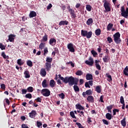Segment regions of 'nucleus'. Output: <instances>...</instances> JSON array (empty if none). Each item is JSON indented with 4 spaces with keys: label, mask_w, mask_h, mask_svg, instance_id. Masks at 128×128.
I'll return each mask as SVG.
<instances>
[{
    "label": "nucleus",
    "mask_w": 128,
    "mask_h": 128,
    "mask_svg": "<svg viewBox=\"0 0 128 128\" xmlns=\"http://www.w3.org/2000/svg\"><path fill=\"white\" fill-rule=\"evenodd\" d=\"M44 55L47 54L48 53V49L47 48H44Z\"/></svg>",
    "instance_id": "69168bd1"
},
{
    "label": "nucleus",
    "mask_w": 128,
    "mask_h": 128,
    "mask_svg": "<svg viewBox=\"0 0 128 128\" xmlns=\"http://www.w3.org/2000/svg\"><path fill=\"white\" fill-rule=\"evenodd\" d=\"M121 15L122 16H128V8L124 9V6H122L121 8Z\"/></svg>",
    "instance_id": "39448f33"
},
{
    "label": "nucleus",
    "mask_w": 128,
    "mask_h": 128,
    "mask_svg": "<svg viewBox=\"0 0 128 128\" xmlns=\"http://www.w3.org/2000/svg\"><path fill=\"white\" fill-rule=\"evenodd\" d=\"M68 22L66 20H62L60 22H59V26H67Z\"/></svg>",
    "instance_id": "5701e85b"
},
{
    "label": "nucleus",
    "mask_w": 128,
    "mask_h": 128,
    "mask_svg": "<svg viewBox=\"0 0 128 128\" xmlns=\"http://www.w3.org/2000/svg\"><path fill=\"white\" fill-rule=\"evenodd\" d=\"M84 73L82 72V71L78 70L76 71L75 74L78 76H81Z\"/></svg>",
    "instance_id": "473e14b6"
},
{
    "label": "nucleus",
    "mask_w": 128,
    "mask_h": 128,
    "mask_svg": "<svg viewBox=\"0 0 128 128\" xmlns=\"http://www.w3.org/2000/svg\"><path fill=\"white\" fill-rule=\"evenodd\" d=\"M26 92H28V90H26V89H22V94H25Z\"/></svg>",
    "instance_id": "052dcab7"
},
{
    "label": "nucleus",
    "mask_w": 128,
    "mask_h": 128,
    "mask_svg": "<svg viewBox=\"0 0 128 128\" xmlns=\"http://www.w3.org/2000/svg\"><path fill=\"white\" fill-rule=\"evenodd\" d=\"M29 16H36V12L34 11H31L30 12Z\"/></svg>",
    "instance_id": "ea45409f"
},
{
    "label": "nucleus",
    "mask_w": 128,
    "mask_h": 128,
    "mask_svg": "<svg viewBox=\"0 0 128 128\" xmlns=\"http://www.w3.org/2000/svg\"><path fill=\"white\" fill-rule=\"evenodd\" d=\"M26 90V91H28V92H32L34 91V88H32V86H29L28 88L27 89H25Z\"/></svg>",
    "instance_id": "c03bdc74"
},
{
    "label": "nucleus",
    "mask_w": 128,
    "mask_h": 128,
    "mask_svg": "<svg viewBox=\"0 0 128 128\" xmlns=\"http://www.w3.org/2000/svg\"><path fill=\"white\" fill-rule=\"evenodd\" d=\"M68 12L70 14H71L72 16H76L74 10V9H70Z\"/></svg>",
    "instance_id": "c85d7f7f"
},
{
    "label": "nucleus",
    "mask_w": 128,
    "mask_h": 128,
    "mask_svg": "<svg viewBox=\"0 0 128 128\" xmlns=\"http://www.w3.org/2000/svg\"><path fill=\"white\" fill-rule=\"evenodd\" d=\"M116 112H119V109L114 108L113 110V116L116 115Z\"/></svg>",
    "instance_id": "3c124183"
},
{
    "label": "nucleus",
    "mask_w": 128,
    "mask_h": 128,
    "mask_svg": "<svg viewBox=\"0 0 128 128\" xmlns=\"http://www.w3.org/2000/svg\"><path fill=\"white\" fill-rule=\"evenodd\" d=\"M1 56L4 59H9V56H6V54L4 53V52H2L1 54Z\"/></svg>",
    "instance_id": "58836bf2"
},
{
    "label": "nucleus",
    "mask_w": 128,
    "mask_h": 128,
    "mask_svg": "<svg viewBox=\"0 0 128 128\" xmlns=\"http://www.w3.org/2000/svg\"><path fill=\"white\" fill-rule=\"evenodd\" d=\"M81 36L86 37L87 39H89L92 37V32H87L86 30H81Z\"/></svg>",
    "instance_id": "f03ea898"
},
{
    "label": "nucleus",
    "mask_w": 128,
    "mask_h": 128,
    "mask_svg": "<svg viewBox=\"0 0 128 128\" xmlns=\"http://www.w3.org/2000/svg\"><path fill=\"white\" fill-rule=\"evenodd\" d=\"M0 48H1V50H6V46L3 45L2 43H0Z\"/></svg>",
    "instance_id": "4d7b16f0"
},
{
    "label": "nucleus",
    "mask_w": 128,
    "mask_h": 128,
    "mask_svg": "<svg viewBox=\"0 0 128 128\" xmlns=\"http://www.w3.org/2000/svg\"><path fill=\"white\" fill-rule=\"evenodd\" d=\"M41 94L42 96H44L48 97L50 95V91L47 88L42 89V90H41Z\"/></svg>",
    "instance_id": "20e7f679"
},
{
    "label": "nucleus",
    "mask_w": 128,
    "mask_h": 128,
    "mask_svg": "<svg viewBox=\"0 0 128 128\" xmlns=\"http://www.w3.org/2000/svg\"><path fill=\"white\" fill-rule=\"evenodd\" d=\"M48 40V38L47 34H44V36L43 37H42V41L46 42H47Z\"/></svg>",
    "instance_id": "37998d69"
},
{
    "label": "nucleus",
    "mask_w": 128,
    "mask_h": 128,
    "mask_svg": "<svg viewBox=\"0 0 128 128\" xmlns=\"http://www.w3.org/2000/svg\"><path fill=\"white\" fill-rule=\"evenodd\" d=\"M58 77H56H56L54 78V80H57V83L59 84H62L61 80H58Z\"/></svg>",
    "instance_id": "8fccbe9b"
},
{
    "label": "nucleus",
    "mask_w": 128,
    "mask_h": 128,
    "mask_svg": "<svg viewBox=\"0 0 128 128\" xmlns=\"http://www.w3.org/2000/svg\"><path fill=\"white\" fill-rule=\"evenodd\" d=\"M112 105L106 106V110H108V112L112 113Z\"/></svg>",
    "instance_id": "c9c22d12"
},
{
    "label": "nucleus",
    "mask_w": 128,
    "mask_h": 128,
    "mask_svg": "<svg viewBox=\"0 0 128 128\" xmlns=\"http://www.w3.org/2000/svg\"><path fill=\"white\" fill-rule=\"evenodd\" d=\"M91 54L94 58H96V56L98 55V54H97V52H96L94 50H91Z\"/></svg>",
    "instance_id": "a18cd8bd"
},
{
    "label": "nucleus",
    "mask_w": 128,
    "mask_h": 128,
    "mask_svg": "<svg viewBox=\"0 0 128 128\" xmlns=\"http://www.w3.org/2000/svg\"><path fill=\"white\" fill-rule=\"evenodd\" d=\"M47 80H44V81H42V87L44 88H47L48 84H47Z\"/></svg>",
    "instance_id": "cd10ccee"
},
{
    "label": "nucleus",
    "mask_w": 128,
    "mask_h": 128,
    "mask_svg": "<svg viewBox=\"0 0 128 128\" xmlns=\"http://www.w3.org/2000/svg\"><path fill=\"white\" fill-rule=\"evenodd\" d=\"M93 86V81L92 80H90L88 82H85V88H90V86Z\"/></svg>",
    "instance_id": "4468645a"
},
{
    "label": "nucleus",
    "mask_w": 128,
    "mask_h": 128,
    "mask_svg": "<svg viewBox=\"0 0 128 128\" xmlns=\"http://www.w3.org/2000/svg\"><path fill=\"white\" fill-rule=\"evenodd\" d=\"M32 98V96L31 95V94L30 93L25 94V98H26L28 99H31V98Z\"/></svg>",
    "instance_id": "09e8293b"
},
{
    "label": "nucleus",
    "mask_w": 128,
    "mask_h": 128,
    "mask_svg": "<svg viewBox=\"0 0 128 128\" xmlns=\"http://www.w3.org/2000/svg\"><path fill=\"white\" fill-rule=\"evenodd\" d=\"M112 24L111 23H109V24H108V26H106V30H108V31L110 30H112Z\"/></svg>",
    "instance_id": "4c0bfd02"
},
{
    "label": "nucleus",
    "mask_w": 128,
    "mask_h": 128,
    "mask_svg": "<svg viewBox=\"0 0 128 128\" xmlns=\"http://www.w3.org/2000/svg\"><path fill=\"white\" fill-rule=\"evenodd\" d=\"M106 80H108L109 82H112V76L108 74H106Z\"/></svg>",
    "instance_id": "393cba45"
},
{
    "label": "nucleus",
    "mask_w": 128,
    "mask_h": 128,
    "mask_svg": "<svg viewBox=\"0 0 128 128\" xmlns=\"http://www.w3.org/2000/svg\"><path fill=\"white\" fill-rule=\"evenodd\" d=\"M73 88H74V91L75 92H78L80 91V89L78 88V84L74 85Z\"/></svg>",
    "instance_id": "7c9ffc66"
},
{
    "label": "nucleus",
    "mask_w": 128,
    "mask_h": 128,
    "mask_svg": "<svg viewBox=\"0 0 128 128\" xmlns=\"http://www.w3.org/2000/svg\"><path fill=\"white\" fill-rule=\"evenodd\" d=\"M122 72L125 76H128V66H126V67H125L124 70H122Z\"/></svg>",
    "instance_id": "4be33fe9"
},
{
    "label": "nucleus",
    "mask_w": 128,
    "mask_h": 128,
    "mask_svg": "<svg viewBox=\"0 0 128 128\" xmlns=\"http://www.w3.org/2000/svg\"><path fill=\"white\" fill-rule=\"evenodd\" d=\"M46 45V44L44 43H40V45L38 46V48L42 50H44V46Z\"/></svg>",
    "instance_id": "f704fd0d"
},
{
    "label": "nucleus",
    "mask_w": 128,
    "mask_h": 128,
    "mask_svg": "<svg viewBox=\"0 0 128 128\" xmlns=\"http://www.w3.org/2000/svg\"><path fill=\"white\" fill-rule=\"evenodd\" d=\"M103 62L104 63L108 62V55L104 56L103 57Z\"/></svg>",
    "instance_id": "49530a36"
},
{
    "label": "nucleus",
    "mask_w": 128,
    "mask_h": 128,
    "mask_svg": "<svg viewBox=\"0 0 128 128\" xmlns=\"http://www.w3.org/2000/svg\"><path fill=\"white\" fill-rule=\"evenodd\" d=\"M56 40L54 38H50V45L52 46L56 45Z\"/></svg>",
    "instance_id": "dca6fc26"
},
{
    "label": "nucleus",
    "mask_w": 128,
    "mask_h": 128,
    "mask_svg": "<svg viewBox=\"0 0 128 128\" xmlns=\"http://www.w3.org/2000/svg\"><path fill=\"white\" fill-rule=\"evenodd\" d=\"M101 88L102 86H96V89L94 90V91H96V92H97L98 94H100Z\"/></svg>",
    "instance_id": "bb28decb"
},
{
    "label": "nucleus",
    "mask_w": 128,
    "mask_h": 128,
    "mask_svg": "<svg viewBox=\"0 0 128 128\" xmlns=\"http://www.w3.org/2000/svg\"><path fill=\"white\" fill-rule=\"evenodd\" d=\"M78 83H80V85H82V84H84V80L80 79V80H78Z\"/></svg>",
    "instance_id": "0e129e2a"
},
{
    "label": "nucleus",
    "mask_w": 128,
    "mask_h": 128,
    "mask_svg": "<svg viewBox=\"0 0 128 128\" xmlns=\"http://www.w3.org/2000/svg\"><path fill=\"white\" fill-rule=\"evenodd\" d=\"M58 96H59V98H60L62 100H64L65 95L64 94V93H60V94H58Z\"/></svg>",
    "instance_id": "864d4df0"
},
{
    "label": "nucleus",
    "mask_w": 128,
    "mask_h": 128,
    "mask_svg": "<svg viewBox=\"0 0 128 128\" xmlns=\"http://www.w3.org/2000/svg\"><path fill=\"white\" fill-rule=\"evenodd\" d=\"M75 114H74L72 112H70V116H72V118L76 119V117L75 116Z\"/></svg>",
    "instance_id": "5fc2aeb1"
},
{
    "label": "nucleus",
    "mask_w": 128,
    "mask_h": 128,
    "mask_svg": "<svg viewBox=\"0 0 128 128\" xmlns=\"http://www.w3.org/2000/svg\"><path fill=\"white\" fill-rule=\"evenodd\" d=\"M26 65L30 68L32 67V62H31L30 60H28L26 61Z\"/></svg>",
    "instance_id": "72a5a7b5"
},
{
    "label": "nucleus",
    "mask_w": 128,
    "mask_h": 128,
    "mask_svg": "<svg viewBox=\"0 0 128 128\" xmlns=\"http://www.w3.org/2000/svg\"><path fill=\"white\" fill-rule=\"evenodd\" d=\"M24 76H25V78H30V72L28 70H25L24 72Z\"/></svg>",
    "instance_id": "412c9836"
},
{
    "label": "nucleus",
    "mask_w": 128,
    "mask_h": 128,
    "mask_svg": "<svg viewBox=\"0 0 128 128\" xmlns=\"http://www.w3.org/2000/svg\"><path fill=\"white\" fill-rule=\"evenodd\" d=\"M36 115H37V113L36 110H31V112L29 113V117L31 118H34Z\"/></svg>",
    "instance_id": "f8f14e48"
},
{
    "label": "nucleus",
    "mask_w": 128,
    "mask_h": 128,
    "mask_svg": "<svg viewBox=\"0 0 128 128\" xmlns=\"http://www.w3.org/2000/svg\"><path fill=\"white\" fill-rule=\"evenodd\" d=\"M120 104H122V109L125 110V102L124 101V97L122 96H120Z\"/></svg>",
    "instance_id": "2eb2a0df"
},
{
    "label": "nucleus",
    "mask_w": 128,
    "mask_h": 128,
    "mask_svg": "<svg viewBox=\"0 0 128 128\" xmlns=\"http://www.w3.org/2000/svg\"><path fill=\"white\" fill-rule=\"evenodd\" d=\"M86 10L88 12H90L92 10V6L90 4L86 5Z\"/></svg>",
    "instance_id": "de8ad7c7"
},
{
    "label": "nucleus",
    "mask_w": 128,
    "mask_h": 128,
    "mask_svg": "<svg viewBox=\"0 0 128 128\" xmlns=\"http://www.w3.org/2000/svg\"><path fill=\"white\" fill-rule=\"evenodd\" d=\"M126 118H122V121H120V122H121L122 124V127L125 128V126H126V122L125 121Z\"/></svg>",
    "instance_id": "c756f323"
},
{
    "label": "nucleus",
    "mask_w": 128,
    "mask_h": 128,
    "mask_svg": "<svg viewBox=\"0 0 128 128\" xmlns=\"http://www.w3.org/2000/svg\"><path fill=\"white\" fill-rule=\"evenodd\" d=\"M44 70H46L47 72H50V68H52V65L50 64V63L46 62L44 63Z\"/></svg>",
    "instance_id": "6e6552de"
},
{
    "label": "nucleus",
    "mask_w": 128,
    "mask_h": 128,
    "mask_svg": "<svg viewBox=\"0 0 128 128\" xmlns=\"http://www.w3.org/2000/svg\"><path fill=\"white\" fill-rule=\"evenodd\" d=\"M57 78L60 79L64 84H68L69 86L78 85V78H74L72 76L64 78L62 76V75L58 74L57 75Z\"/></svg>",
    "instance_id": "f257e3e1"
},
{
    "label": "nucleus",
    "mask_w": 128,
    "mask_h": 128,
    "mask_svg": "<svg viewBox=\"0 0 128 128\" xmlns=\"http://www.w3.org/2000/svg\"><path fill=\"white\" fill-rule=\"evenodd\" d=\"M98 62H100V60H95L94 65L96 66V68H97L98 70H100V66L98 64Z\"/></svg>",
    "instance_id": "f3484780"
},
{
    "label": "nucleus",
    "mask_w": 128,
    "mask_h": 128,
    "mask_svg": "<svg viewBox=\"0 0 128 128\" xmlns=\"http://www.w3.org/2000/svg\"><path fill=\"white\" fill-rule=\"evenodd\" d=\"M47 72H50V71L47 72V70H45L44 68H41L40 70V75L42 78H44L46 75L47 74Z\"/></svg>",
    "instance_id": "0eeeda50"
},
{
    "label": "nucleus",
    "mask_w": 128,
    "mask_h": 128,
    "mask_svg": "<svg viewBox=\"0 0 128 128\" xmlns=\"http://www.w3.org/2000/svg\"><path fill=\"white\" fill-rule=\"evenodd\" d=\"M91 96L92 95V90H88L85 92H82V96L85 98L86 96Z\"/></svg>",
    "instance_id": "1a4fd4ad"
},
{
    "label": "nucleus",
    "mask_w": 128,
    "mask_h": 128,
    "mask_svg": "<svg viewBox=\"0 0 128 128\" xmlns=\"http://www.w3.org/2000/svg\"><path fill=\"white\" fill-rule=\"evenodd\" d=\"M95 34H96V36H100V29L98 28L94 32Z\"/></svg>",
    "instance_id": "e433bc0d"
},
{
    "label": "nucleus",
    "mask_w": 128,
    "mask_h": 128,
    "mask_svg": "<svg viewBox=\"0 0 128 128\" xmlns=\"http://www.w3.org/2000/svg\"><path fill=\"white\" fill-rule=\"evenodd\" d=\"M1 88L2 90H5L6 89V85H4V84H1Z\"/></svg>",
    "instance_id": "774afa93"
},
{
    "label": "nucleus",
    "mask_w": 128,
    "mask_h": 128,
    "mask_svg": "<svg viewBox=\"0 0 128 128\" xmlns=\"http://www.w3.org/2000/svg\"><path fill=\"white\" fill-rule=\"evenodd\" d=\"M104 6L106 12H110V2L106 1V0H105Z\"/></svg>",
    "instance_id": "423d86ee"
},
{
    "label": "nucleus",
    "mask_w": 128,
    "mask_h": 128,
    "mask_svg": "<svg viewBox=\"0 0 128 128\" xmlns=\"http://www.w3.org/2000/svg\"><path fill=\"white\" fill-rule=\"evenodd\" d=\"M8 40H10V42H13V41H14L13 34H10V36H8Z\"/></svg>",
    "instance_id": "a19ab883"
},
{
    "label": "nucleus",
    "mask_w": 128,
    "mask_h": 128,
    "mask_svg": "<svg viewBox=\"0 0 128 128\" xmlns=\"http://www.w3.org/2000/svg\"><path fill=\"white\" fill-rule=\"evenodd\" d=\"M88 60L85 61V64L88 66H92L93 65V58L92 57L90 56Z\"/></svg>",
    "instance_id": "9d476101"
},
{
    "label": "nucleus",
    "mask_w": 128,
    "mask_h": 128,
    "mask_svg": "<svg viewBox=\"0 0 128 128\" xmlns=\"http://www.w3.org/2000/svg\"><path fill=\"white\" fill-rule=\"evenodd\" d=\"M35 100L38 102H41V100H42V99H41V98H38L35 99Z\"/></svg>",
    "instance_id": "e2e57ef3"
},
{
    "label": "nucleus",
    "mask_w": 128,
    "mask_h": 128,
    "mask_svg": "<svg viewBox=\"0 0 128 128\" xmlns=\"http://www.w3.org/2000/svg\"><path fill=\"white\" fill-rule=\"evenodd\" d=\"M52 58H50V57H47L46 58V63H49L50 64L52 62Z\"/></svg>",
    "instance_id": "79ce46f5"
},
{
    "label": "nucleus",
    "mask_w": 128,
    "mask_h": 128,
    "mask_svg": "<svg viewBox=\"0 0 128 128\" xmlns=\"http://www.w3.org/2000/svg\"><path fill=\"white\" fill-rule=\"evenodd\" d=\"M93 23V20L92 18H89L88 20H87V21H86V24L90 26V24H92Z\"/></svg>",
    "instance_id": "2f4dec72"
},
{
    "label": "nucleus",
    "mask_w": 128,
    "mask_h": 128,
    "mask_svg": "<svg viewBox=\"0 0 128 128\" xmlns=\"http://www.w3.org/2000/svg\"><path fill=\"white\" fill-rule=\"evenodd\" d=\"M86 80H93V77L92 74H86Z\"/></svg>",
    "instance_id": "aec40b11"
},
{
    "label": "nucleus",
    "mask_w": 128,
    "mask_h": 128,
    "mask_svg": "<svg viewBox=\"0 0 128 128\" xmlns=\"http://www.w3.org/2000/svg\"><path fill=\"white\" fill-rule=\"evenodd\" d=\"M112 116L111 114L106 113V120H112Z\"/></svg>",
    "instance_id": "a878e982"
},
{
    "label": "nucleus",
    "mask_w": 128,
    "mask_h": 128,
    "mask_svg": "<svg viewBox=\"0 0 128 128\" xmlns=\"http://www.w3.org/2000/svg\"><path fill=\"white\" fill-rule=\"evenodd\" d=\"M106 42H108V43L111 44L112 42V40L111 37L106 38Z\"/></svg>",
    "instance_id": "603ef678"
},
{
    "label": "nucleus",
    "mask_w": 128,
    "mask_h": 128,
    "mask_svg": "<svg viewBox=\"0 0 128 128\" xmlns=\"http://www.w3.org/2000/svg\"><path fill=\"white\" fill-rule=\"evenodd\" d=\"M91 122H92V120H91V118H87V123H88V124H91Z\"/></svg>",
    "instance_id": "680f3d73"
},
{
    "label": "nucleus",
    "mask_w": 128,
    "mask_h": 128,
    "mask_svg": "<svg viewBox=\"0 0 128 128\" xmlns=\"http://www.w3.org/2000/svg\"><path fill=\"white\" fill-rule=\"evenodd\" d=\"M56 86V82H54V80H50V88H54V86Z\"/></svg>",
    "instance_id": "b1692460"
},
{
    "label": "nucleus",
    "mask_w": 128,
    "mask_h": 128,
    "mask_svg": "<svg viewBox=\"0 0 128 128\" xmlns=\"http://www.w3.org/2000/svg\"><path fill=\"white\" fill-rule=\"evenodd\" d=\"M75 107L77 110H84V108L82 106H81L80 104H76V105H75Z\"/></svg>",
    "instance_id": "6ab92c4d"
},
{
    "label": "nucleus",
    "mask_w": 128,
    "mask_h": 128,
    "mask_svg": "<svg viewBox=\"0 0 128 128\" xmlns=\"http://www.w3.org/2000/svg\"><path fill=\"white\" fill-rule=\"evenodd\" d=\"M102 122H103V124H104L105 125L108 126V124H109L108 120L103 119L102 120Z\"/></svg>",
    "instance_id": "6e6d98bb"
},
{
    "label": "nucleus",
    "mask_w": 128,
    "mask_h": 128,
    "mask_svg": "<svg viewBox=\"0 0 128 128\" xmlns=\"http://www.w3.org/2000/svg\"><path fill=\"white\" fill-rule=\"evenodd\" d=\"M87 102H88L89 103H94V98H93L92 96H88L86 98Z\"/></svg>",
    "instance_id": "9b49d317"
},
{
    "label": "nucleus",
    "mask_w": 128,
    "mask_h": 128,
    "mask_svg": "<svg viewBox=\"0 0 128 128\" xmlns=\"http://www.w3.org/2000/svg\"><path fill=\"white\" fill-rule=\"evenodd\" d=\"M114 38V42L116 44H120L122 42V39L120 38V33L119 32H116L113 35Z\"/></svg>",
    "instance_id": "7ed1b4c3"
},
{
    "label": "nucleus",
    "mask_w": 128,
    "mask_h": 128,
    "mask_svg": "<svg viewBox=\"0 0 128 128\" xmlns=\"http://www.w3.org/2000/svg\"><path fill=\"white\" fill-rule=\"evenodd\" d=\"M76 126H78V128H84V126H82V125H81L80 123L79 122H76Z\"/></svg>",
    "instance_id": "13d9d810"
},
{
    "label": "nucleus",
    "mask_w": 128,
    "mask_h": 128,
    "mask_svg": "<svg viewBox=\"0 0 128 128\" xmlns=\"http://www.w3.org/2000/svg\"><path fill=\"white\" fill-rule=\"evenodd\" d=\"M67 48H68V50H69V52H75V49L74 48L72 44L70 43L69 44H68V46H67Z\"/></svg>",
    "instance_id": "ddd939ff"
},
{
    "label": "nucleus",
    "mask_w": 128,
    "mask_h": 128,
    "mask_svg": "<svg viewBox=\"0 0 128 128\" xmlns=\"http://www.w3.org/2000/svg\"><path fill=\"white\" fill-rule=\"evenodd\" d=\"M36 125H38V128H40L41 126H42V123H41V122L38 121V122H36Z\"/></svg>",
    "instance_id": "bf43d9fd"
},
{
    "label": "nucleus",
    "mask_w": 128,
    "mask_h": 128,
    "mask_svg": "<svg viewBox=\"0 0 128 128\" xmlns=\"http://www.w3.org/2000/svg\"><path fill=\"white\" fill-rule=\"evenodd\" d=\"M25 61L24 60H22V59H18L16 60V64L19 65V66H22L24 64Z\"/></svg>",
    "instance_id": "a211bd4d"
},
{
    "label": "nucleus",
    "mask_w": 128,
    "mask_h": 128,
    "mask_svg": "<svg viewBox=\"0 0 128 128\" xmlns=\"http://www.w3.org/2000/svg\"><path fill=\"white\" fill-rule=\"evenodd\" d=\"M103 96H100V102L102 103L104 102V101L103 100Z\"/></svg>",
    "instance_id": "338daca9"
}]
</instances>
